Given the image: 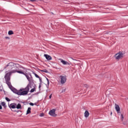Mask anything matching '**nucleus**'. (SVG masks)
<instances>
[{"label":"nucleus","instance_id":"1","mask_svg":"<svg viewBox=\"0 0 128 128\" xmlns=\"http://www.w3.org/2000/svg\"><path fill=\"white\" fill-rule=\"evenodd\" d=\"M18 64H14V63L12 62H10L4 67V70L8 68L9 70H11L9 72H7L4 76V78L7 84H10V76H12V74H16V72H20V70H18Z\"/></svg>","mask_w":128,"mask_h":128},{"label":"nucleus","instance_id":"2","mask_svg":"<svg viewBox=\"0 0 128 128\" xmlns=\"http://www.w3.org/2000/svg\"><path fill=\"white\" fill-rule=\"evenodd\" d=\"M8 86L10 90H11L14 92V94H18V96H26V94H28L30 92V88H32L30 85L28 84L26 88H21L18 90L14 88L10 83V84H8Z\"/></svg>","mask_w":128,"mask_h":128},{"label":"nucleus","instance_id":"3","mask_svg":"<svg viewBox=\"0 0 128 128\" xmlns=\"http://www.w3.org/2000/svg\"><path fill=\"white\" fill-rule=\"evenodd\" d=\"M18 74H24L25 76H26L28 82H29L30 83L32 82V76L31 74H28L27 73H24L22 71H19L18 72Z\"/></svg>","mask_w":128,"mask_h":128},{"label":"nucleus","instance_id":"4","mask_svg":"<svg viewBox=\"0 0 128 128\" xmlns=\"http://www.w3.org/2000/svg\"><path fill=\"white\" fill-rule=\"evenodd\" d=\"M124 54L121 52H119L118 53L115 54L114 58L116 60H120V58H124Z\"/></svg>","mask_w":128,"mask_h":128},{"label":"nucleus","instance_id":"5","mask_svg":"<svg viewBox=\"0 0 128 128\" xmlns=\"http://www.w3.org/2000/svg\"><path fill=\"white\" fill-rule=\"evenodd\" d=\"M60 84H66V76H60Z\"/></svg>","mask_w":128,"mask_h":128},{"label":"nucleus","instance_id":"6","mask_svg":"<svg viewBox=\"0 0 128 128\" xmlns=\"http://www.w3.org/2000/svg\"><path fill=\"white\" fill-rule=\"evenodd\" d=\"M49 114L52 116H56V110L53 109L49 112Z\"/></svg>","mask_w":128,"mask_h":128},{"label":"nucleus","instance_id":"7","mask_svg":"<svg viewBox=\"0 0 128 128\" xmlns=\"http://www.w3.org/2000/svg\"><path fill=\"white\" fill-rule=\"evenodd\" d=\"M115 108L118 112V114H120V106L116 104H115Z\"/></svg>","mask_w":128,"mask_h":128},{"label":"nucleus","instance_id":"8","mask_svg":"<svg viewBox=\"0 0 128 128\" xmlns=\"http://www.w3.org/2000/svg\"><path fill=\"white\" fill-rule=\"evenodd\" d=\"M60 62L62 64L70 66V63L68 62L65 61L62 59H60Z\"/></svg>","mask_w":128,"mask_h":128},{"label":"nucleus","instance_id":"9","mask_svg":"<svg viewBox=\"0 0 128 128\" xmlns=\"http://www.w3.org/2000/svg\"><path fill=\"white\" fill-rule=\"evenodd\" d=\"M44 58H46V60H52V58L48 54H44Z\"/></svg>","mask_w":128,"mask_h":128},{"label":"nucleus","instance_id":"10","mask_svg":"<svg viewBox=\"0 0 128 128\" xmlns=\"http://www.w3.org/2000/svg\"><path fill=\"white\" fill-rule=\"evenodd\" d=\"M8 106L10 108H16V103L11 104L8 105Z\"/></svg>","mask_w":128,"mask_h":128},{"label":"nucleus","instance_id":"11","mask_svg":"<svg viewBox=\"0 0 128 128\" xmlns=\"http://www.w3.org/2000/svg\"><path fill=\"white\" fill-rule=\"evenodd\" d=\"M89 116H90V113L88 112V111L86 110L84 112V116H85V118H88Z\"/></svg>","mask_w":128,"mask_h":128},{"label":"nucleus","instance_id":"12","mask_svg":"<svg viewBox=\"0 0 128 128\" xmlns=\"http://www.w3.org/2000/svg\"><path fill=\"white\" fill-rule=\"evenodd\" d=\"M16 108H17L18 110L22 108V105L20 104H18V105L16 106Z\"/></svg>","mask_w":128,"mask_h":128},{"label":"nucleus","instance_id":"13","mask_svg":"<svg viewBox=\"0 0 128 128\" xmlns=\"http://www.w3.org/2000/svg\"><path fill=\"white\" fill-rule=\"evenodd\" d=\"M32 110V108H28V109L26 112V114H30V110Z\"/></svg>","mask_w":128,"mask_h":128},{"label":"nucleus","instance_id":"14","mask_svg":"<svg viewBox=\"0 0 128 128\" xmlns=\"http://www.w3.org/2000/svg\"><path fill=\"white\" fill-rule=\"evenodd\" d=\"M8 34L9 36H12V34H14V32L12 30H9L8 32Z\"/></svg>","mask_w":128,"mask_h":128},{"label":"nucleus","instance_id":"15","mask_svg":"<svg viewBox=\"0 0 128 128\" xmlns=\"http://www.w3.org/2000/svg\"><path fill=\"white\" fill-rule=\"evenodd\" d=\"M33 74H34L36 76V78H40V76H38V75L36 74V72H33Z\"/></svg>","mask_w":128,"mask_h":128},{"label":"nucleus","instance_id":"16","mask_svg":"<svg viewBox=\"0 0 128 128\" xmlns=\"http://www.w3.org/2000/svg\"><path fill=\"white\" fill-rule=\"evenodd\" d=\"M120 120L122 122H124V114H121L120 115Z\"/></svg>","mask_w":128,"mask_h":128},{"label":"nucleus","instance_id":"17","mask_svg":"<svg viewBox=\"0 0 128 128\" xmlns=\"http://www.w3.org/2000/svg\"><path fill=\"white\" fill-rule=\"evenodd\" d=\"M2 106H4V108H6V102H2Z\"/></svg>","mask_w":128,"mask_h":128},{"label":"nucleus","instance_id":"18","mask_svg":"<svg viewBox=\"0 0 128 128\" xmlns=\"http://www.w3.org/2000/svg\"><path fill=\"white\" fill-rule=\"evenodd\" d=\"M34 90H36L35 88H32L30 90V92H34Z\"/></svg>","mask_w":128,"mask_h":128},{"label":"nucleus","instance_id":"19","mask_svg":"<svg viewBox=\"0 0 128 128\" xmlns=\"http://www.w3.org/2000/svg\"><path fill=\"white\" fill-rule=\"evenodd\" d=\"M44 116V113H41V114H40V116Z\"/></svg>","mask_w":128,"mask_h":128},{"label":"nucleus","instance_id":"20","mask_svg":"<svg viewBox=\"0 0 128 128\" xmlns=\"http://www.w3.org/2000/svg\"><path fill=\"white\" fill-rule=\"evenodd\" d=\"M6 100H7V102H10V98H8V97L6 98Z\"/></svg>","mask_w":128,"mask_h":128},{"label":"nucleus","instance_id":"21","mask_svg":"<svg viewBox=\"0 0 128 128\" xmlns=\"http://www.w3.org/2000/svg\"><path fill=\"white\" fill-rule=\"evenodd\" d=\"M84 86L85 88H88V85H87V84H85V85H84Z\"/></svg>","mask_w":128,"mask_h":128},{"label":"nucleus","instance_id":"22","mask_svg":"<svg viewBox=\"0 0 128 128\" xmlns=\"http://www.w3.org/2000/svg\"><path fill=\"white\" fill-rule=\"evenodd\" d=\"M43 72H48V70H43Z\"/></svg>","mask_w":128,"mask_h":128},{"label":"nucleus","instance_id":"23","mask_svg":"<svg viewBox=\"0 0 128 128\" xmlns=\"http://www.w3.org/2000/svg\"><path fill=\"white\" fill-rule=\"evenodd\" d=\"M30 106H32L34 105V103H32V102L30 103Z\"/></svg>","mask_w":128,"mask_h":128},{"label":"nucleus","instance_id":"24","mask_svg":"<svg viewBox=\"0 0 128 128\" xmlns=\"http://www.w3.org/2000/svg\"><path fill=\"white\" fill-rule=\"evenodd\" d=\"M52 94H51L50 96H49V98H50V99L52 98Z\"/></svg>","mask_w":128,"mask_h":128},{"label":"nucleus","instance_id":"25","mask_svg":"<svg viewBox=\"0 0 128 128\" xmlns=\"http://www.w3.org/2000/svg\"><path fill=\"white\" fill-rule=\"evenodd\" d=\"M47 80H48V84H50V82L48 81V79L46 78Z\"/></svg>","mask_w":128,"mask_h":128},{"label":"nucleus","instance_id":"26","mask_svg":"<svg viewBox=\"0 0 128 128\" xmlns=\"http://www.w3.org/2000/svg\"><path fill=\"white\" fill-rule=\"evenodd\" d=\"M30 2H36V0H30Z\"/></svg>","mask_w":128,"mask_h":128},{"label":"nucleus","instance_id":"27","mask_svg":"<svg viewBox=\"0 0 128 128\" xmlns=\"http://www.w3.org/2000/svg\"><path fill=\"white\" fill-rule=\"evenodd\" d=\"M39 78V80H40V82H42V79L40 78Z\"/></svg>","mask_w":128,"mask_h":128},{"label":"nucleus","instance_id":"28","mask_svg":"<svg viewBox=\"0 0 128 128\" xmlns=\"http://www.w3.org/2000/svg\"><path fill=\"white\" fill-rule=\"evenodd\" d=\"M2 106L1 105H0V110H2Z\"/></svg>","mask_w":128,"mask_h":128},{"label":"nucleus","instance_id":"29","mask_svg":"<svg viewBox=\"0 0 128 128\" xmlns=\"http://www.w3.org/2000/svg\"><path fill=\"white\" fill-rule=\"evenodd\" d=\"M6 38H10L8 37H6Z\"/></svg>","mask_w":128,"mask_h":128},{"label":"nucleus","instance_id":"30","mask_svg":"<svg viewBox=\"0 0 128 128\" xmlns=\"http://www.w3.org/2000/svg\"><path fill=\"white\" fill-rule=\"evenodd\" d=\"M40 88V85L39 86V88Z\"/></svg>","mask_w":128,"mask_h":128}]
</instances>
